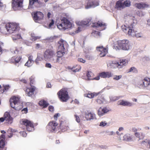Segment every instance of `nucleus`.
<instances>
[{
    "mask_svg": "<svg viewBox=\"0 0 150 150\" xmlns=\"http://www.w3.org/2000/svg\"><path fill=\"white\" fill-rule=\"evenodd\" d=\"M35 77L34 76H31L30 79V84H33L34 82Z\"/></svg>",
    "mask_w": 150,
    "mask_h": 150,
    "instance_id": "obj_48",
    "label": "nucleus"
},
{
    "mask_svg": "<svg viewBox=\"0 0 150 150\" xmlns=\"http://www.w3.org/2000/svg\"><path fill=\"white\" fill-rule=\"evenodd\" d=\"M115 8L118 10H121L124 8L123 0H119L116 2Z\"/></svg>",
    "mask_w": 150,
    "mask_h": 150,
    "instance_id": "obj_23",
    "label": "nucleus"
},
{
    "mask_svg": "<svg viewBox=\"0 0 150 150\" xmlns=\"http://www.w3.org/2000/svg\"><path fill=\"white\" fill-rule=\"evenodd\" d=\"M21 58V57L20 56L17 57H16L15 56L13 57L10 59V61L11 63L16 64L18 63Z\"/></svg>",
    "mask_w": 150,
    "mask_h": 150,
    "instance_id": "obj_26",
    "label": "nucleus"
},
{
    "mask_svg": "<svg viewBox=\"0 0 150 150\" xmlns=\"http://www.w3.org/2000/svg\"><path fill=\"white\" fill-rule=\"evenodd\" d=\"M40 54H37V60H39L40 61H42V60H44L43 57V58L40 55H39Z\"/></svg>",
    "mask_w": 150,
    "mask_h": 150,
    "instance_id": "obj_49",
    "label": "nucleus"
},
{
    "mask_svg": "<svg viewBox=\"0 0 150 150\" xmlns=\"http://www.w3.org/2000/svg\"><path fill=\"white\" fill-rule=\"evenodd\" d=\"M96 50L100 52L99 54L100 57L105 56L108 52L107 48H104L102 46L97 47Z\"/></svg>",
    "mask_w": 150,
    "mask_h": 150,
    "instance_id": "obj_16",
    "label": "nucleus"
},
{
    "mask_svg": "<svg viewBox=\"0 0 150 150\" xmlns=\"http://www.w3.org/2000/svg\"><path fill=\"white\" fill-rule=\"evenodd\" d=\"M9 88V86H4V88L3 89L4 91V90H8Z\"/></svg>",
    "mask_w": 150,
    "mask_h": 150,
    "instance_id": "obj_64",
    "label": "nucleus"
},
{
    "mask_svg": "<svg viewBox=\"0 0 150 150\" xmlns=\"http://www.w3.org/2000/svg\"><path fill=\"white\" fill-rule=\"evenodd\" d=\"M57 125V123L54 121H53L49 123L47 126V128L52 132L56 131V127Z\"/></svg>",
    "mask_w": 150,
    "mask_h": 150,
    "instance_id": "obj_15",
    "label": "nucleus"
},
{
    "mask_svg": "<svg viewBox=\"0 0 150 150\" xmlns=\"http://www.w3.org/2000/svg\"><path fill=\"white\" fill-rule=\"evenodd\" d=\"M69 69H71L72 71L74 72H76L79 71L81 69V67H79V69H78V68H76V67H73L72 68L69 67Z\"/></svg>",
    "mask_w": 150,
    "mask_h": 150,
    "instance_id": "obj_39",
    "label": "nucleus"
},
{
    "mask_svg": "<svg viewBox=\"0 0 150 150\" xmlns=\"http://www.w3.org/2000/svg\"><path fill=\"white\" fill-rule=\"evenodd\" d=\"M134 6L138 9H143L148 7V5L144 2L135 4Z\"/></svg>",
    "mask_w": 150,
    "mask_h": 150,
    "instance_id": "obj_22",
    "label": "nucleus"
},
{
    "mask_svg": "<svg viewBox=\"0 0 150 150\" xmlns=\"http://www.w3.org/2000/svg\"><path fill=\"white\" fill-rule=\"evenodd\" d=\"M123 5L124 6V8L126 7H129L131 5V2L129 0H126L123 1Z\"/></svg>",
    "mask_w": 150,
    "mask_h": 150,
    "instance_id": "obj_38",
    "label": "nucleus"
},
{
    "mask_svg": "<svg viewBox=\"0 0 150 150\" xmlns=\"http://www.w3.org/2000/svg\"><path fill=\"white\" fill-rule=\"evenodd\" d=\"M22 111L23 112V113H26L28 112V109L27 108H23L22 110Z\"/></svg>",
    "mask_w": 150,
    "mask_h": 150,
    "instance_id": "obj_59",
    "label": "nucleus"
},
{
    "mask_svg": "<svg viewBox=\"0 0 150 150\" xmlns=\"http://www.w3.org/2000/svg\"><path fill=\"white\" fill-rule=\"evenodd\" d=\"M86 75L87 77L86 79L88 80H93V78L92 77L93 74L91 72L88 71Z\"/></svg>",
    "mask_w": 150,
    "mask_h": 150,
    "instance_id": "obj_33",
    "label": "nucleus"
},
{
    "mask_svg": "<svg viewBox=\"0 0 150 150\" xmlns=\"http://www.w3.org/2000/svg\"><path fill=\"white\" fill-rule=\"evenodd\" d=\"M150 85V78L145 77L143 79L139 81L138 86L140 88L145 89Z\"/></svg>",
    "mask_w": 150,
    "mask_h": 150,
    "instance_id": "obj_10",
    "label": "nucleus"
},
{
    "mask_svg": "<svg viewBox=\"0 0 150 150\" xmlns=\"http://www.w3.org/2000/svg\"><path fill=\"white\" fill-rule=\"evenodd\" d=\"M122 77V76L121 75L118 76L116 75L114 76L113 79L115 80H118L121 78Z\"/></svg>",
    "mask_w": 150,
    "mask_h": 150,
    "instance_id": "obj_46",
    "label": "nucleus"
},
{
    "mask_svg": "<svg viewBox=\"0 0 150 150\" xmlns=\"http://www.w3.org/2000/svg\"><path fill=\"white\" fill-rule=\"evenodd\" d=\"M55 54V52L52 49L46 50L43 54L44 60L45 61L51 62Z\"/></svg>",
    "mask_w": 150,
    "mask_h": 150,
    "instance_id": "obj_6",
    "label": "nucleus"
},
{
    "mask_svg": "<svg viewBox=\"0 0 150 150\" xmlns=\"http://www.w3.org/2000/svg\"><path fill=\"white\" fill-rule=\"evenodd\" d=\"M132 72L134 73H137V69L134 67H131L129 70L128 72Z\"/></svg>",
    "mask_w": 150,
    "mask_h": 150,
    "instance_id": "obj_40",
    "label": "nucleus"
},
{
    "mask_svg": "<svg viewBox=\"0 0 150 150\" xmlns=\"http://www.w3.org/2000/svg\"><path fill=\"white\" fill-rule=\"evenodd\" d=\"M108 111V110L106 108H102L101 107H100L98 111V114L100 116H101L104 115Z\"/></svg>",
    "mask_w": 150,
    "mask_h": 150,
    "instance_id": "obj_21",
    "label": "nucleus"
},
{
    "mask_svg": "<svg viewBox=\"0 0 150 150\" xmlns=\"http://www.w3.org/2000/svg\"><path fill=\"white\" fill-rule=\"evenodd\" d=\"M40 37L35 36L34 34H32L30 38V39L32 41H35L37 39H39L40 38Z\"/></svg>",
    "mask_w": 150,
    "mask_h": 150,
    "instance_id": "obj_41",
    "label": "nucleus"
},
{
    "mask_svg": "<svg viewBox=\"0 0 150 150\" xmlns=\"http://www.w3.org/2000/svg\"><path fill=\"white\" fill-rule=\"evenodd\" d=\"M105 100L103 97H99L96 100V102L95 103L96 105L97 104H101L103 103Z\"/></svg>",
    "mask_w": 150,
    "mask_h": 150,
    "instance_id": "obj_32",
    "label": "nucleus"
},
{
    "mask_svg": "<svg viewBox=\"0 0 150 150\" xmlns=\"http://www.w3.org/2000/svg\"><path fill=\"white\" fill-rule=\"evenodd\" d=\"M86 4L85 5V8L88 9L91 7L94 8L99 5L97 0H86Z\"/></svg>",
    "mask_w": 150,
    "mask_h": 150,
    "instance_id": "obj_13",
    "label": "nucleus"
},
{
    "mask_svg": "<svg viewBox=\"0 0 150 150\" xmlns=\"http://www.w3.org/2000/svg\"><path fill=\"white\" fill-rule=\"evenodd\" d=\"M92 34L95 37L97 38L100 37V36H101L100 33L98 31H95L93 32L92 33Z\"/></svg>",
    "mask_w": 150,
    "mask_h": 150,
    "instance_id": "obj_35",
    "label": "nucleus"
},
{
    "mask_svg": "<svg viewBox=\"0 0 150 150\" xmlns=\"http://www.w3.org/2000/svg\"><path fill=\"white\" fill-rule=\"evenodd\" d=\"M34 61L33 60V56L32 55L29 56L28 58V60L25 63V66L28 67H31L33 64Z\"/></svg>",
    "mask_w": 150,
    "mask_h": 150,
    "instance_id": "obj_24",
    "label": "nucleus"
},
{
    "mask_svg": "<svg viewBox=\"0 0 150 150\" xmlns=\"http://www.w3.org/2000/svg\"><path fill=\"white\" fill-rule=\"evenodd\" d=\"M91 20L90 19H86L81 21H76V24L82 26H88L90 24Z\"/></svg>",
    "mask_w": 150,
    "mask_h": 150,
    "instance_id": "obj_18",
    "label": "nucleus"
},
{
    "mask_svg": "<svg viewBox=\"0 0 150 150\" xmlns=\"http://www.w3.org/2000/svg\"><path fill=\"white\" fill-rule=\"evenodd\" d=\"M33 19L36 23H40L41 20L43 18V14L41 12L38 11L34 13L33 15L32 14Z\"/></svg>",
    "mask_w": 150,
    "mask_h": 150,
    "instance_id": "obj_14",
    "label": "nucleus"
},
{
    "mask_svg": "<svg viewBox=\"0 0 150 150\" xmlns=\"http://www.w3.org/2000/svg\"><path fill=\"white\" fill-rule=\"evenodd\" d=\"M5 6L0 1V10H1L2 7L5 8Z\"/></svg>",
    "mask_w": 150,
    "mask_h": 150,
    "instance_id": "obj_58",
    "label": "nucleus"
},
{
    "mask_svg": "<svg viewBox=\"0 0 150 150\" xmlns=\"http://www.w3.org/2000/svg\"><path fill=\"white\" fill-rule=\"evenodd\" d=\"M38 0H30L29 5L28 8H30V6L33 5L34 3H36Z\"/></svg>",
    "mask_w": 150,
    "mask_h": 150,
    "instance_id": "obj_44",
    "label": "nucleus"
},
{
    "mask_svg": "<svg viewBox=\"0 0 150 150\" xmlns=\"http://www.w3.org/2000/svg\"><path fill=\"white\" fill-rule=\"evenodd\" d=\"M134 32V36H131L132 37H134L135 36L136 37L140 38L142 37V34L140 33H137V31L135 30V28L133 30Z\"/></svg>",
    "mask_w": 150,
    "mask_h": 150,
    "instance_id": "obj_36",
    "label": "nucleus"
},
{
    "mask_svg": "<svg viewBox=\"0 0 150 150\" xmlns=\"http://www.w3.org/2000/svg\"><path fill=\"white\" fill-rule=\"evenodd\" d=\"M35 90V88H31L27 89L25 93L29 96H31L34 94V92Z\"/></svg>",
    "mask_w": 150,
    "mask_h": 150,
    "instance_id": "obj_27",
    "label": "nucleus"
},
{
    "mask_svg": "<svg viewBox=\"0 0 150 150\" xmlns=\"http://www.w3.org/2000/svg\"><path fill=\"white\" fill-rule=\"evenodd\" d=\"M78 61L79 62H80L83 63H84L86 61L85 60L83 59L82 58H79L78 59Z\"/></svg>",
    "mask_w": 150,
    "mask_h": 150,
    "instance_id": "obj_54",
    "label": "nucleus"
},
{
    "mask_svg": "<svg viewBox=\"0 0 150 150\" xmlns=\"http://www.w3.org/2000/svg\"><path fill=\"white\" fill-rule=\"evenodd\" d=\"M128 62V60L126 59L120 60L118 61H110L107 63V65L108 67L113 68H117L120 69L126 65Z\"/></svg>",
    "mask_w": 150,
    "mask_h": 150,
    "instance_id": "obj_4",
    "label": "nucleus"
},
{
    "mask_svg": "<svg viewBox=\"0 0 150 150\" xmlns=\"http://www.w3.org/2000/svg\"><path fill=\"white\" fill-rule=\"evenodd\" d=\"M85 117L87 120H91L96 119V115L93 112H86L85 113Z\"/></svg>",
    "mask_w": 150,
    "mask_h": 150,
    "instance_id": "obj_17",
    "label": "nucleus"
},
{
    "mask_svg": "<svg viewBox=\"0 0 150 150\" xmlns=\"http://www.w3.org/2000/svg\"><path fill=\"white\" fill-rule=\"evenodd\" d=\"M106 133H108V134L110 136H111L113 135H115V133L113 131H107L106 132Z\"/></svg>",
    "mask_w": 150,
    "mask_h": 150,
    "instance_id": "obj_50",
    "label": "nucleus"
},
{
    "mask_svg": "<svg viewBox=\"0 0 150 150\" xmlns=\"http://www.w3.org/2000/svg\"><path fill=\"white\" fill-rule=\"evenodd\" d=\"M119 105L123 106H132L133 105V103L130 102L127 100H119L118 102Z\"/></svg>",
    "mask_w": 150,
    "mask_h": 150,
    "instance_id": "obj_19",
    "label": "nucleus"
},
{
    "mask_svg": "<svg viewBox=\"0 0 150 150\" xmlns=\"http://www.w3.org/2000/svg\"><path fill=\"white\" fill-rule=\"evenodd\" d=\"M23 0H12V6L13 9L16 11L21 8Z\"/></svg>",
    "mask_w": 150,
    "mask_h": 150,
    "instance_id": "obj_12",
    "label": "nucleus"
},
{
    "mask_svg": "<svg viewBox=\"0 0 150 150\" xmlns=\"http://www.w3.org/2000/svg\"><path fill=\"white\" fill-rule=\"evenodd\" d=\"M107 124V123L105 121H102L100 122L99 125V126L101 127H104Z\"/></svg>",
    "mask_w": 150,
    "mask_h": 150,
    "instance_id": "obj_47",
    "label": "nucleus"
},
{
    "mask_svg": "<svg viewBox=\"0 0 150 150\" xmlns=\"http://www.w3.org/2000/svg\"><path fill=\"white\" fill-rule=\"evenodd\" d=\"M22 124L26 126V129L29 132H32L34 130L33 123L31 121L26 119L22 120Z\"/></svg>",
    "mask_w": 150,
    "mask_h": 150,
    "instance_id": "obj_11",
    "label": "nucleus"
},
{
    "mask_svg": "<svg viewBox=\"0 0 150 150\" xmlns=\"http://www.w3.org/2000/svg\"><path fill=\"white\" fill-rule=\"evenodd\" d=\"M134 135L138 138L139 140L143 138L144 137V134L142 132H136L134 133Z\"/></svg>",
    "mask_w": 150,
    "mask_h": 150,
    "instance_id": "obj_31",
    "label": "nucleus"
},
{
    "mask_svg": "<svg viewBox=\"0 0 150 150\" xmlns=\"http://www.w3.org/2000/svg\"><path fill=\"white\" fill-rule=\"evenodd\" d=\"M98 93H88L87 95V97L90 98H92L96 96H98Z\"/></svg>",
    "mask_w": 150,
    "mask_h": 150,
    "instance_id": "obj_37",
    "label": "nucleus"
},
{
    "mask_svg": "<svg viewBox=\"0 0 150 150\" xmlns=\"http://www.w3.org/2000/svg\"><path fill=\"white\" fill-rule=\"evenodd\" d=\"M21 135L23 137H26L27 136V133L24 131L21 132H20Z\"/></svg>",
    "mask_w": 150,
    "mask_h": 150,
    "instance_id": "obj_52",
    "label": "nucleus"
},
{
    "mask_svg": "<svg viewBox=\"0 0 150 150\" xmlns=\"http://www.w3.org/2000/svg\"><path fill=\"white\" fill-rule=\"evenodd\" d=\"M39 104L40 106L42 107L43 108L47 107L49 105V104L44 100H42L40 101Z\"/></svg>",
    "mask_w": 150,
    "mask_h": 150,
    "instance_id": "obj_28",
    "label": "nucleus"
},
{
    "mask_svg": "<svg viewBox=\"0 0 150 150\" xmlns=\"http://www.w3.org/2000/svg\"><path fill=\"white\" fill-rule=\"evenodd\" d=\"M49 110L51 112L53 111L54 110V107L52 106H50L49 107Z\"/></svg>",
    "mask_w": 150,
    "mask_h": 150,
    "instance_id": "obj_61",
    "label": "nucleus"
},
{
    "mask_svg": "<svg viewBox=\"0 0 150 150\" xmlns=\"http://www.w3.org/2000/svg\"><path fill=\"white\" fill-rule=\"evenodd\" d=\"M99 76L103 78H109L112 76V74L111 72H103L99 74Z\"/></svg>",
    "mask_w": 150,
    "mask_h": 150,
    "instance_id": "obj_25",
    "label": "nucleus"
},
{
    "mask_svg": "<svg viewBox=\"0 0 150 150\" xmlns=\"http://www.w3.org/2000/svg\"><path fill=\"white\" fill-rule=\"evenodd\" d=\"M66 44V42L63 40L61 39L58 42V49L59 51L57 52V56L61 57L65 54L64 50L65 48L64 45Z\"/></svg>",
    "mask_w": 150,
    "mask_h": 150,
    "instance_id": "obj_9",
    "label": "nucleus"
},
{
    "mask_svg": "<svg viewBox=\"0 0 150 150\" xmlns=\"http://www.w3.org/2000/svg\"><path fill=\"white\" fill-rule=\"evenodd\" d=\"M36 48L37 49H38L39 48H41L42 47V46L39 44H36Z\"/></svg>",
    "mask_w": 150,
    "mask_h": 150,
    "instance_id": "obj_56",
    "label": "nucleus"
},
{
    "mask_svg": "<svg viewBox=\"0 0 150 150\" xmlns=\"http://www.w3.org/2000/svg\"><path fill=\"white\" fill-rule=\"evenodd\" d=\"M129 23L128 27L125 25L122 26V29L124 33L128 34L129 36H134L135 35L133 30L137 23V20L134 17H132L130 18Z\"/></svg>",
    "mask_w": 150,
    "mask_h": 150,
    "instance_id": "obj_2",
    "label": "nucleus"
},
{
    "mask_svg": "<svg viewBox=\"0 0 150 150\" xmlns=\"http://www.w3.org/2000/svg\"><path fill=\"white\" fill-rule=\"evenodd\" d=\"M5 26V30H6L9 33L13 34L12 37L13 40L21 38V35L18 33L19 28L18 24L14 23H8Z\"/></svg>",
    "mask_w": 150,
    "mask_h": 150,
    "instance_id": "obj_1",
    "label": "nucleus"
},
{
    "mask_svg": "<svg viewBox=\"0 0 150 150\" xmlns=\"http://www.w3.org/2000/svg\"><path fill=\"white\" fill-rule=\"evenodd\" d=\"M45 67L47 68H51L52 66L50 63H47L45 64Z\"/></svg>",
    "mask_w": 150,
    "mask_h": 150,
    "instance_id": "obj_57",
    "label": "nucleus"
},
{
    "mask_svg": "<svg viewBox=\"0 0 150 150\" xmlns=\"http://www.w3.org/2000/svg\"><path fill=\"white\" fill-rule=\"evenodd\" d=\"M60 128L62 130L64 131L68 130L69 127L67 125H66L65 127H64L63 126L61 125V124L60 123Z\"/></svg>",
    "mask_w": 150,
    "mask_h": 150,
    "instance_id": "obj_43",
    "label": "nucleus"
},
{
    "mask_svg": "<svg viewBox=\"0 0 150 150\" xmlns=\"http://www.w3.org/2000/svg\"><path fill=\"white\" fill-rule=\"evenodd\" d=\"M60 101L63 102H66L69 99V96L67 91L64 88L60 90L57 93Z\"/></svg>",
    "mask_w": 150,
    "mask_h": 150,
    "instance_id": "obj_7",
    "label": "nucleus"
},
{
    "mask_svg": "<svg viewBox=\"0 0 150 150\" xmlns=\"http://www.w3.org/2000/svg\"><path fill=\"white\" fill-rule=\"evenodd\" d=\"M36 4H37L39 5L38 6L39 7H40L42 5V3L40 1H38H38L36 3Z\"/></svg>",
    "mask_w": 150,
    "mask_h": 150,
    "instance_id": "obj_63",
    "label": "nucleus"
},
{
    "mask_svg": "<svg viewBox=\"0 0 150 150\" xmlns=\"http://www.w3.org/2000/svg\"><path fill=\"white\" fill-rule=\"evenodd\" d=\"M74 116L76 118V121L78 123L80 121V119L79 117L76 115H75Z\"/></svg>",
    "mask_w": 150,
    "mask_h": 150,
    "instance_id": "obj_53",
    "label": "nucleus"
},
{
    "mask_svg": "<svg viewBox=\"0 0 150 150\" xmlns=\"http://www.w3.org/2000/svg\"><path fill=\"white\" fill-rule=\"evenodd\" d=\"M110 100L111 101H114L119 99V97L117 96H112L110 97Z\"/></svg>",
    "mask_w": 150,
    "mask_h": 150,
    "instance_id": "obj_42",
    "label": "nucleus"
},
{
    "mask_svg": "<svg viewBox=\"0 0 150 150\" xmlns=\"http://www.w3.org/2000/svg\"><path fill=\"white\" fill-rule=\"evenodd\" d=\"M54 21L53 19L51 20V22L50 23L49 25V28H50L51 26L54 24Z\"/></svg>",
    "mask_w": 150,
    "mask_h": 150,
    "instance_id": "obj_55",
    "label": "nucleus"
},
{
    "mask_svg": "<svg viewBox=\"0 0 150 150\" xmlns=\"http://www.w3.org/2000/svg\"><path fill=\"white\" fill-rule=\"evenodd\" d=\"M147 139H146L145 140L141 142V144L145 145L147 143Z\"/></svg>",
    "mask_w": 150,
    "mask_h": 150,
    "instance_id": "obj_62",
    "label": "nucleus"
},
{
    "mask_svg": "<svg viewBox=\"0 0 150 150\" xmlns=\"http://www.w3.org/2000/svg\"><path fill=\"white\" fill-rule=\"evenodd\" d=\"M113 48L116 50L122 49L124 50H128L132 48V46L129 40H123L117 42V46L115 45Z\"/></svg>",
    "mask_w": 150,
    "mask_h": 150,
    "instance_id": "obj_3",
    "label": "nucleus"
},
{
    "mask_svg": "<svg viewBox=\"0 0 150 150\" xmlns=\"http://www.w3.org/2000/svg\"><path fill=\"white\" fill-rule=\"evenodd\" d=\"M11 52L13 54H17L18 53V51L16 49H11Z\"/></svg>",
    "mask_w": 150,
    "mask_h": 150,
    "instance_id": "obj_51",
    "label": "nucleus"
},
{
    "mask_svg": "<svg viewBox=\"0 0 150 150\" xmlns=\"http://www.w3.org/2000/svg\"><path fill=\"white\" fill-rule=\"evenodd\" d=\"M59 114L57 113L54 116V119L55 120H57V118L59 116Z\"/></svg>",
    "mask_w": 150,
    "mask_h": 150,
    "instance_id": "obj_60",
    "label": "nucleus"
},
{
    "mask_svg": "<svg viewBox=\"0 0 150 150\" xmlns=\"http://www.w3.org/2000/svg\"><path fill=\"white\" fill-rule=\"evenodd\" d=\"M60 58L56 56L55 54L54 57L53 58L51 62L54 63H60Z\"/></svg>",
    "mask_w": 150,
    "mask_h": 150,
    "instance_id": "obj_30",
    "label": "nucleus"
},
{
    "mask_svg": "<svg viewBox=\"0 0 150 150\" xmlns=\"http://www.w3.org/2000/svg\"><path fill=\"white\" fill-rule=\"evenodd\" d=\"M104 25L102 22L98 21V23H92L91 26L93 27H99L104 26Z\"/></svg>",
    "mask_w": 150,
    "mask_h": 150,
    "instance_id": "obj_29",
    "label": "nucleus"
},
{
    "mask_svg": "<svg viewBox=\"0 0 150 150\" xmlns=\"http://www.w3.org/2000/svg\"><path fill=\"white\" fill-rule=\"evenodd\" d=\"M73 26V25L68 19L65 18H63L61 20V23H58L57 27L60 30L69 29Z\"/></svg>",
    "mask_w": 150,
    "mask_h": 150,
    "instance_id": "obj_5",
    "label": "nucleus"
},
{
    "mask_svg": "<svg viewBox=\"0 0 150 150\" xmlns=\"http://www.w3.org/2000/svg\"><path fill=\"white\" fill-rule=\"evenodd\" d=\"M20 98L15 96L11 97L10 100V102L11 107L17 110L21 109V106L19 107V101Z\"/></svg>",
    "mask_w": 150,
    "mask_h": 150,
    "instance_id": "obj_8",
    "label": "nucleus"
},
{
    "mask_svg": "<svg viewBox=\"0 0 150 150\" xmlns=\"http://www.w3.org/2000/svg\"><path fill=\"white\" fill-rule=\"evenodd\" d=\"M123 139L125 141H129L132 139V138L130 134H126L123 137Z\"/></svg>",
    "mask_w": 150,
    "mask_h": 150,
    "instance_id": "obj_34",
    "label": "nucleus"
},
{
    "mask_svg": "<svg viewBox=\"0 0 150 150\" xmlns=\"http://www.w3.org/2000/svg\"><path fill=\"white\" fill-rule=\"evenodd\" d=\"M5 136L2 134L0 137V150H2L5 145Z\"/></svg>",
    "mask_w": 150,
    "mask_h": 150,
    "instance_id": "obj_20",
    "label": "nucleus"
},
{
    "mask_svg": "<svg viewBox=\"0 0 150 150\" xmlns=\"http://www.w3.org/2000/svg\"><path fill=\"white\" fill-rule=\"evenodd\" d=\"M4 117L5 118L6 120H8L10 117V116L9 113L8 112H6L4 115Z\"/></svg>",
    "mask_w": 150,
    "mask_h": 150,
    "instance_id": "obj_45",
    "label": "nucleus"
}]
</instances>
